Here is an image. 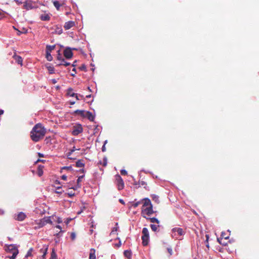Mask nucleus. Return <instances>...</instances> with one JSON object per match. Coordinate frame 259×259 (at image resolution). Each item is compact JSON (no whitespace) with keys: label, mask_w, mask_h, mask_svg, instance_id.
Listing matches in <instances>:
<instances>
[{"label":"nucleus","mask_w":259,"mask_h":259,"mask_svg":"<svg viewBox=\"0 0 259 259\" xmlns=\"http://www.w3.org/2000/svg\"><path fill=\"white\" fill-rule=\"evenodd\" d=\"M46 133V129L42 125L41 123H37L32 129L30 137L33 141L37 142L44 138Z\"/></svg>","instance_id":"obj_1"},{"label":"nucleus","mask_w":259,"mask_h":259,"mask_svg":"<svg viewBox=\"0 0 259 259\" xmlns=\"http://www.w3.org/2000/svg\"><path fill=\"white\" fill-rule=\"evenodd\" d=\"M154 213L151 201L148 198L143 199V205L142 208V215L146 218L145 215H150Z\"/></svg>","instance_id":"obj_2"},{"label":"nucleus","mask_w":259,"mask_h":259,"mask_svg":"<svg viewBox=\"0 0 259 259\" xmlns=\"http://www.w3.org/2000/svg\"><path fill=\"white\" fill-rule=\"evenodd\" d=\"M5 250L8 253L12 254L11 256L8 257L10 259H15L19 253V250L15 244L6 245L5 246Z\"/></svg>","instance_id":"obj_3"},{"label":"nucleus","mask_w":259,"mask_h":259,"mask_svg":"<svg viewBox=\"0 0 259 259\" xmlns=\"http://www.w3.org/2000/svg\"><path fill=\"white\" fill-rule=\"evenodd\" d=\"M74 113L80 115L82 117L87 118L92 121H94L95 117V115L92 112L83 110H76L74 111Z\"/></svg>","instance_id":"obj_4"},{"label":"nucleus","mask_w":259,"mask_h":259,"mask_svg":"<svg viewBox=\"0 0 259 259\" xmlns=\"http://www.w3.org/2000/svg\"><path fill=\"white\" fill-rule=\"evenodd\" d=\"M184 234V231L180 228H174L171 230V237L174 238L178 239L181 236Z\"/></svg>","instance_id":"obj_5"},{"label":"nucleus","mask_w":259,"mask_h":259,"mask_svg":"<svg viewBox=\"0 0 259 259\" xmlns=\"http://www.w3.org/2000/svg\"><path fill=\"white\" fill-rule=\"evenodd\" d=\"M33 2L31 1H26L23 4V9L29 11L34 9Z\"/></svg>","instance_id":"obj_6"},{"label":"nucleus","mask_w":259,"mask_h":259,"mask_svg":"<svg viewBox=\"0 0 259 259\" xmlns=\"http://www.w3.org/2000/svg\"><path fill=\"white\" fill-rule=\"evenodd\" d=\"M116 180L118 190H120L123 189L124 188V182L121 177L119 175H117L116 176Z\"/></svg>","instance_id":"obj_7"},{"label":"nucleus","mask_w":259,"mask_h":259,"mask_svg":"<svg viewBox=\"0 0 259 259\" xmlns=\"http://www.w3.org/2000/svg\"><path fill=\"white\" fill-rule=\"evenodd\" d=\"M64 56L67 59H71L73 56L71 49L70 48H66L64 51Z\"/></svg>","instance_id":"obj_8"},{"label":"nucleus","mask_w":259,"mask_h":259,"mask_svg":"<svg viewBox=\"0 0 259 259\" xmlns=\"http://www.w3.org/2000/svg\"><path fill=\"white\" fill-rule=\"evenodd\" d=\"M82 132V128L80 125L77 126H74L72 131V134L74 136H77Z\"/></svg>","instance_id":"obj_9"},{"label":"nucleus","mask_w":259,"mask_h":259,"mask_svg":"<svg viewBox=\"0 0 259 259\" xmlns=\"http://www.w3.org/2000/svg\"><path fill=\"white\" fill-rule=\"evenodd\" d=\"M84 177V175L79 176L77 180V184L76 185L74 186V187H72V188L75 190H77L78 188H80L81 187V185L80 184V183L81 182L82 179Z\"/></svg>","instance_id":"obj_10"},{"label":"nucleus","mask_w":259,"mask_h":259,"mask_svg":"<svg viewBox=\"0 0 259 259\" xmlns=\"http://www.w3.org/2000/svg\"><path fill=\"white\" fill-rule=\"evenodd\" d=\"M75 25V22L72 21H69L66 22L64 24V27L65 30H68L70 29L71 27L74 26Z\"/></svg>","instance_id":"obj_11"},{"label":"nucleus","mask_w":259,"mask_h":259,"mask_svg":"<svg viewBox=\"0 0 259 259\" xmlns=\"http://www.w3.org/2000/svg\"><path fill=\"white\" fill-rule=\"evenodd\" d=\"M26 218V215L22 212H19L17 216L16 220L19 221H23Z\"/></svg>","instance_id":"obj_12"},{"label":"nucleus","mask_w":259,"mask_h":259,"mask_svg":"<svg viewBox=\"0 0 259 259\" xmlns=\"http://www.w3.org/2000/svg\"><path fill=\"white\" fill-rule=\"evenodd\" d=\"M53 3L54 7L56 8L57 10H59L60 9V7L64 4V2H60L58 1H54Z\"/></svg>","instance_id":"obj_13"},{"label":"nucleus","mask_w":259,"mask_h":259,"mask_svg":"<svg viewBox=\"0 0 259 259\" xmlns=\"http://www.w3.org/2000/svg\"><path fill=\"white\" fill-rule=\"evenodd\" d=\"M142 244L144 246H146L148 245L149 239V236H142Z\"/></svg>","instance_id":"obj_14"},{"label":"nucleus","mask_w":259,"mask_h":259,"mask_svg":"<svg viewBox=\"0 0 259 259\" xmlns=\"http://www.w3.org/2000/svg\"><path fill=\"white\" fill-rule=\"evenodd\" d=\"M67 95L68 96L74 97L76 94L73 92V89L72 88H69L67 90Z\"/></svg>","instance_id":"obj_15"},{"label":"nucleus","mask_w":259,"mask_h":259,"mask_svg":"<svg viewBox=\"0 0 259 259\" xmlns=\"http://www.w3.org/2000/svg\"><path fill=\"white\" fill-rule=\"evenodd\" d=\"M14 57H15V59L16 61L17 62V63L22 65V62H23L22 57L19 56H15Z\"/></svg>","instance_id":"obj_16"},{"label":"nucleus","mask_w":259,"mask_h":259,"mask_svg":"<svg viewBox=\"0 0 259 259\" xmlns=\"http://www.w3.org/2000/svg\"><path fill=\"white\" fill-rule=\"evenodd\" d=\"M57 53V60L60 61L61 62H65L64 58L62 57L61 54L60 53V50H58Z\"/></svg>","instance_id":"obj_17"},{"label":"nucleus","mask_w":259,"mask_h":259,"mask_svg":"<svg viewBox=\"0 0 259 259\" xmlns=\"http://www.w3.org/2000/svg\"><path fill=\"white\" fill-rule=\"evenodd\" d=\"M95 250L92 249L90 253L89 259H96Z\"/></svg>","instance_id":"obj_18"},{"label":"nucleus","mask_w":259,"mask_h":259,"mask_svg":"<svg viewBox=\"0 0 259 259\" xmlns=\"http://www.w3.org/2000/svg\"><path fill=\"white\" fill-rule=\"evenodd\" d=\"M40 252H42L43 253L42 255V259H45V256L47 253V251H48V247H45V248H42L40 250Z\"/></svg>","instance_id":"obj_19"},{"label":"nucleus","mask_w":259,"mask_h":259,"mask_svg":"<svg viewBox=\"0 0 259 259\" xmlns=\"http://www.w3.org/2000/svg\"><path fill=\"white\" fill-rule=\"evenodd\" d=\"M55 48V45L50 46L47 45L46 47V52L51 53L52 51Z\"/></svg>","instance_id":"obj_20"},{"label":"nucleus","mask_w":259,"mask_h":259,"mask_svg":"<svg viewBox=\"0 0 259 259\" xmlns=\"http://www.w3.org/2000/svg\"><path fill=\"white\" fill-rule=\"evenodd\" d=\"M40 18L42 21H49L50 19V17L48 14H44L41 16Z\"/></svg>","instance_id":"obj_21"},{"label":"nucleus","mask_w":259,"mask_h":259,"mask_svg":"<svg viewBox=\"0 0 259 259\" xmlns=\"http://www.w3.org/2000/svg\"><path fill=\"white\" fill-rule=\"evenodd\" d=\"M124 255L128 258H131L132 256V252L131 250H126L124 251Z\"/></svg>","instance_id":"obj_22"},{"label":"nucleus","mask_w":259,"mask_h":259,"mask_svg":"<svg viewBox=\"0 0 259 259\" xmlns=\"http://www.w3.org/2000/svg\"><path fill=\"white\" fill-rule=\"evenodd\" d=\"M143 204V199L140 200V201H137V202H133V204H132V206L134 207V208H136L137 207H138L139 206V204Z\"/></svg>","instance_id":"obj_23"},{"label":"nucleus","mask_w":259,"mask_h":259,"mask_svg":"<svg viewBox=\"0 0 259 259\" xmlns=\"http://www.w3.org/2000/svg\"><path fill=\"white\" fill-rule=\"evenodd\" d=\"M43 166H38L37 169V175L39 177H41L43 175Z\"/></svg>","instance_id":"obj_24"},{"label":"nucleus","mask_w":259,"mask_h":259,"mask_svg":"<svg viewBox=\"0 0 259 259\" xmlns=\"http://www.w3.org/2000/svg\"><path fill=\"white\" fill-rule=\"evenodd\" d=\"M50 259H57V255L54 249H52Z\"/></svg>","instance_id":"obj_25"},{"label":"nucleus","mask_w":259,"mask_h":259,"mask_svg":"<svg viewBox=\"0 0 259 259\" xmlns=\"http://www.w3.org/2000/svg\"><path fill=\"white\" fill-rule=\"evenodd\" d=\"M46 52V58L47 60L48 61H52L53 60V57L51 55V53L47 52Z\"/></svg>","instance_id":"obj_26"},{"label":"nucleus","mask_w":259,"mask_h":259,"mask_svg":"<svg viewBox=\"0 0 259 259\" xmlns=\"http://www.w3.org/2000/svg\"><path fill=\"white\" fill-rule=\"evenodd\" d=\"M147 219H149L150 222L152 223H155L157 224H159V221L156 218H147Z\"/></svg>","instance_id":"obj_27"},{"label":"nucleus","mask_w":259,"mask_h":259,"mask_svg":"<svg viewBox=\"0 0 259 259\" xmlns=\"http://www.w3.org/2000/svg\"><path fill=\"white\" fill-rule=\"evenodd\" d=\"M142 236H149V231L147 228H144L142 230Z\"/></svg>","instance_id":"obj_28"},{"label":"nucleus","mask_w":259,"mask_h":259,"mask_svg":"<svg viewBox=\"0 0 259 259\" xmlns=\"http://www.w3.org/2000/svg\"><path fill=\"white\" fill-rule=\"evenodd\" d=\"M48 70L50 74H53L55 72V69L54 67L49 66L47 67Z\"/></svg>","instance_id":"obj_29"},{"label":"nucleus","mask_w":259,"mask_h":259,"mask_svg":"<svg viewBox=\"0 0 259 259\" xmlns=\"http://www.w3.org/2000/svg\"><path fill=\"white\" fill-rule=\"evenodd\" d=\"M76 166L77 167H82L84 166V164L82 163V162L81 160H78L76 162Z\"/></svg>","instance_id":"obj_30"},{"label":"nucleus","mask_w":259,"mask_h":259,"mask_svg":"<svg viewBox=\"0 0 259 259\" xmlns=\"http://www.w3.org/2000/svg\"><path fill=\"white\" fill-rule=\"evenodd\" d=\"M159 227V225L157 226L156 225L154 224H151L150 227L152 231L155 232L157 230L158 227Z\"/></svg>","instance_id":"obj_31"},{"label":"nucleus","mask_w":259,"mask_h":259,"mask_svg":"<svg viewBox=\"0 0 259 259\" xmlns=\"http://www.w3.org/2000/svg\"><path fill=\"white\" fill-rule=\"evenodd\" d=\"M38 225L39 226V227H43V226H44L45 225H46V222H45V221L44 219L41 220H40Z\"/></svg>","instance_id":"obj_32"},{"label":"nucleus","mask_w":259,"mask_h":259,"mask_svg":"<svg viewBox=\"0 0 259 259\" xmlns=\"http://www.w3.org/2000/svg\"><path fill=\"white\" fill-rule=\"evenodd\" d=\"M32 249L30 248L29 249V250L27 251L26 254L25 255V257H28L29 256H31L32 255Z\"/></svg>","instance_id":"obj_33"},{"label":"nucleus","mask_w":259,"mask_h":259,"mask_svg":"<svg viewBox=\"0 0 259 259\" xmlns=\"http://www.w3.org/2000/svg\"><path fill=\"white\" fill-rule=\"evenodd\" d=\"M46 224L49 223V224H52V221H51V220L50 219V218H44V219Z\"/></svg>","instance_id":"obj_34"},{"label":"nucleus","mask_w":259,"mask_h":259,"mask_svg":"<svg viewBox=\"0 0 259 259\" xmlns=\"http://www.w3.org/2000/svg\"><path fill=\"white\" fill-rule=\"evenodd\" d=\"M104 166H106L107 164V159L106 157H104L103 163L100 162Z\"/></svg>","instance_id":"obj_35"},{"label":"nucleus","mask_w":259,"mask_h":259,"mask_svg":"<svg viewBox=\"0 0 259 259\" xmlns=\"http://www.w3.org/2000/svg\"><path fill=\"white\" fill-rule=\"evenodd\" d=\"M63 65L65 66H68L70 65V63L65 61V62H61V63L59 64V65Z\"/></svg>","instance_id":"obj_36"},{"label":"nucleus","mask_w":259,"mask_h":259,"mask_svg":"<svg viewBox=\"0 0 259 259\" xmlns=\"http://www.w3.org/2000/svg\"><path fill=\"white\" fill-rule=\"evenodd\" d=\"M80 149L79 148H76V147L75 146L73 147V148L70 150V153H72L73 152H74V151H75L76 150H79Z\"/></svg>","instance_id":"obj_37"},{"label":"nucleus","mask_w":259,"mask_h":259,"mask_svg":"<svg viewBox=\"0 0 259 259\" xmlns=\"http://www.w3.org/2000/svg\"><path fill=\"white\" fill-rule=\"evenodd\" d=\"M70 237L72 240H74L76 238L75 233L74 232L71 233Z\"/></svg>","instance_id":"obj_38"},{"label":"nucleus","mask_w":259,"mask_h":259,"mask_svg":"<svg viewBox=\"0 0 259 259\" xmlns=\"http://www.w3.org/2000/svg\"><path fill=\"white\" fill-rule=\"evenodd\" d=\"M117 229H118V227H114V228H113V229H112V231H111V234H115V233L117 232Z\"/></svg>","instance_id":"obj_39"},{"label":"nucleus","mask_w":259,"mask_h":259,"mask_svg":"<svg viewBox=\"0 0 259 259\" xmlns=\"http://www.w3.org/2000/svg\"><path fill=\"white\" fill-rule=\"evenodd\" d=\"M62 169H65L67 170H71L72 169L71 166H64L62 168Z\"/></svg>","instance_id":"obj_40"},{"label":"nucleus","mask_w":259,"mask_h":259,"mask_svg":"<svg viewBox=\"0 0 259 259\" xmlns=\"http://www.w3.org/2000/svg\"><path fill=\"white\" fill-rule=\"evenodd\" d=\"M120 174L122 175H126L127 174V172L126 170H125V169H121L120 170Z\"/></svg>","instance_id":"obj_41"},{"label":"nucleus","mask_w":259,"mask_h":259,"mask_svg":"<svg viewBox=\"0 0 259 259\" xmlns=\"http://www.w3.org/2000/svg\"><path fill=\"white\" fill-rule=\"evenodd\" d=\"M221 237H222V238H224V239H228V238H229V237H228V236H226L225 235V233H224V232H222V234H221Z\"/></svg>","instance_id":"obj_42"},{"label":"nucleus","mask_w":259,"mask_h":259,"mask_svg":"<svg viewBox=\"0 0 259 259\" xmlns=\"http://www.w3.org/2000/svg\"><path fill=\"white\" fill-rule=\"evenodd\" d=\"M56 227L57 228H58V229H60V232L59 233L56 234V235H57V236H59V234H60V233L61 232H62V230H61V229H62V227H61V226H60V225H57V226H56Z\"/></svg>","instance_id":"obj_43"},{"label":"nucleus","mask_w":259,"mask_h":259,"mask_svg":"<svg viewBox=\"0 0 259 259\" xmlns=\"http://www.w3.org/2000/svg\"><path fill=\"white\" fill-rule=\"evenodd\" d=\"M67 194L69 197H72V196H74L75 194L74 193L71 192L67 193Z\"/></svg>","instance_id":"obj_44"},{"label":"nucleus","mask_w":259,"mask_h":259,"mask_svg":"<svg viewBox=\"0 0 259 259\" xmlns=\"http://www.w3.org/2000/svg\"><path fill=\"white\" fill-rule=\"evenodd\" d=\"M14 1L16 2L18 5H20L23 3L21 1H19V0H14Z\"/></svg>","instance_id":"obj_45"},{"label":"nucleus","mask_w":259,"mask_h":259,"mask_svg":"<svg viewBox=\"0 0 259 259\" xmlns=\"http://www.w3.org/2000/svg\"><path fill=\"white\" fill-rule=\"evenodd\" d=\"M206 242L207 243V244L206 245V246L209 248V244H208V238H209V236L208 235H206Z\"/></svg>","instance_id":"obj_46"},{"label":"nucleus","mask_w":259,"mask_h":259,"mask_svg":"<svg viewBox=\"0 0 259 259\" xmlns=\"http://www.w3.org/2000/svg\"><path fill=\"white\" fill-rule=\"evenodd\" d=\"M79 97H82V96L81 95H78L77 94H76V95H75V98L76 99V100H79Z\"/></svg>","instance_id":"obj_47"},{"label":"nucleus","mask_w":259,"mask_h":259,"mask_svg":"<svg viewBox=\"0 0 259 259\" xmlns=\"http://www.w3.org/2000/svg\"><path fill=\"white\" fill-rule=\"evenodd\" d=\"M61 179L66 181L67 180V176L66 175H62L61 176Z\"/></svg>","instance_id":"obj_48"},{"label":"nucleus","mask_w":259,"mask_h":259,"mask_svg":"<svg viewBox=\"0 0 259 259\" xmlns=\"http://www.w3.org/2000/svg\"><path fill=\"white\" fill-rule=\"evenodd\" d=\"M72 154V153H70V151L68 153H67V156L68 157V158L69 159H72L73 158H72L71 157V155Z\"/></svg>","instance_id":"obj_49"},{"label":"nucleus","mask_w":259,"mask_h":259,"mask_svg":"<svg viewBox=\"0 0 259 259\" xmlns=\"http://www.w3.org/2000/svg\"><path fill=\"white\" fill-rule=\"evenodd\" d=\"M102 151L103 152H105L106 151V148H105V145H103L102 147Z\"/></svg>","instance_id":"obj_50"},{"label":"nucleus","mask_w":259,"mask_h":259,"mask_svg":"<svg viewBox=\"0 0 259 259\" xmlns=\"http://www.w3.org/2000/svg\"><path fill=\"white\" fill-rule=\"evenodd\" d=\"M51 81H52V82L53 84H55V83H57V80H56V79H52L51 80Z\"/></svg>","instance_id":"obj_51"},{"label":"nucleus","mask_w":259,"mask_h":259,"mask_svg":"<svg viewBox=\"0 0 259 259\" xmlns=\"http://www.w3.org/2000/svg\"><path fill=\"white\" fill-rule=\"evenodd\" d=\"M139 184L142 185V186H144L146 184V183L144 181H141L139 183Z\"/></svg>","instance_id":"obj_52"},{"label":"nucleus","mask_w":259,"mask_h":259,"mask_svg":"<svg viewBox=\"0 0 259 259\" xmlns=\"http://www.w3.org/2000/svg\"><path fill=\"white\" fill-rule=\"evenodd\" d=\"M62 222V219L61 218H58L57 220V223L60 224Z\"/></svg>","instance_id":"obj_53"},{"label":"nucleus","mask_w":259,"mask_h":259,"mask_svg":"<svg viewBox=\"0 0 259 259\" xmlns=\"http://www.w3.org/2000/svg\"><path fill=\"white\" fill-rule=\"evenodd\" d=\"M167 250L168 252L170 253V254H172V251L171 248H167Z\"/></svg>","instance_id":"obj_54"},{"label":"nucleus","mask_w":259,"mask_h":259,"mask_svg":"<svg viewBox=\"0 0 259 259\" xmlns=\"http://www.w3.org/2000/svg\"><path fill=\"white\" fill-rule=\"evenodd\" d=\"M38 156H39V157H44V154H41V153H38Z\"/></svg>","instance_id":"obj_55"},{"label":"nucleus","mask_w":259,"mask_h":259,"mask_svg":"<svg viewBox=\"0 0 259 259\" xmlns=\"http://www.w3.org/2000/svg\"><path fill=\"white\" fill-rule=\"evenodd\" d=\"M153 199H154L155 201H157L158 199V198L157 196H155L154 197H153Z\"/></svg>","instance_id":"obj_56"},{"label":"nucleus","mask_w":259,"mask_h":259,"mask_svg":"<svg viewBox=\"0 0 259 259\" xmlns=\"http://www.w3.org/2000/svg\"><path fill=\"white\" fill-rule=\"evenodd\" d=\"M4 113V110L0 109V115H2Z\"/></svg>","instance_id":"obj_57"},{"label":"nucleus","mask_w":259,"mask_h":259,"mask_svg":"<svg viewBox=\"0 0 259 259\" xmlns=\"http://www.w3.org/2000/svg\"><path fill=\"white\" fill-rule=\"evenodd\" d=\"M75 103V101H70V104L71 105H74Z\"/></svg>","instance_id":"obj_58"},{"label":"nucleus","mask_w":259,"mask_h":259,"mask_svg":"<svg viewBox=\"0 0 259 259\" xmlns=\"http://www.w3.org/2000/svg\"><path fill=\"white\" fill-rule=\"evenodd\" d=\"M119 202L121 203L122 204H124V201L122 199H119Z\"/></svg>","instance_id":"obj_59"},{"label":"nucleus","mask_w":259,"mask_h":259,"mask_svg":"<svg viewBox=\"0 0 259 259\" xmlns=\"http://www.w3.org/2000/svg\"><path fill=\"white\" fill-rule=\"evenodd\" d=\"M91 95H87V96H86V97H87V98H91Z\"/></svg>","instance_id":"obj_60"},{"label":"nucleus","mask_w":259,"mask_h":259,"mask_svg":"<svg viewBox=\"0 0 259 259\" xmlns=\"http://www.w3.org/2000/svg\"><path fill=\"white\" fill-rule=\"evenodd\" d=\"M44 161H45V160H40V159H38V160H37V161H41V162H44Z\"/></svg>","instance_id":"obj_61"},{"label":"nucleus","mask_w":259,"mask_h":259,"mask_svg":"<svg viewBox=\"0 0 259 259\" xmlns=\"http://www.w3.org/2000/svg\"><path fill=\"white\" fill-rule=\"evenodd\" d=\"M75 68H73V70H72V71H74L75 73H76V71H75Z\"/></svg>","instance_id":"obj_62"},{"label":"nucleus","mask_w":259,"mask_h":259,"mask_svg":"<svg viewBox=\"0 0 259 259\" xmlns=\"http://www.w3.org/2000/svg\"><path fill=\"white\" fill-rule=\"evenodd\" d=\"M107 140H106V141L104 142V145H105V144L107 143Z\"/></svg>","instance_id":"obj_63"},{"label":"nucleus","mask_w":259,"mask_h":259,"mask_svg":"<svg viewBox=\"0 0 259 259\" xmlns=\"http://www.w3.org/2000/svg\"><path fill=\"white\" fill-rule=\"evenodd\" d=\"M88 89L89 90H90V91H91V90L90 89V87H88Z\"/></svg>","instance_id":"obj_64"}]
</instances>
